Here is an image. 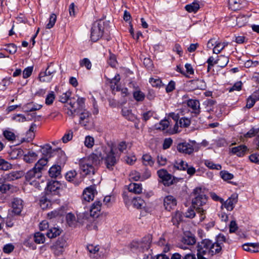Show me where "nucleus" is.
<instances>
[{
    "label": "nucleus",
    "instance_id": "nucleus-2",
    "mask_svg": "<svg viewBox=\"0 0 259 259\" xmlns=\"http://www.w3.org/2000/svg\"><path fill=\"white\" fill-rule=\"evenodd\" d=\"M197 259H209L214 254L221 252V248L210 240L205 239L198 243L197 246Z\"/></svg>",
    "mask_w": 259,
    "mask_h": 259
},
{
    "label": "nucleus",
    "instance_id": "nucleus-43",
    "mask_svg": "<svg viewBox=\"0 0 259 259\" xmlns=\"http://www.w3.org/2000/svg\"><path fill=\"white\" fill-rule=\"evenodd\" d=\"M133 97L137 101L141 102L144 100L145 95L142 91L137 90L134 92Z\"/></svg>",
    "mask_w": 259,
    "mask_h": 259
},
{
    "label": "nucleus",
    "instance_id": "nucleus-41",
    "mask_svg": "<svg viewBox=\"0 0 259 259\" xmlns=\"http://www.w3.org/2000/svg\"><path fill=\"white\" fill-rule=\"evenodd\" d=\"M66 219L67 224L70 227L74 226L76 223V218L75 215L71 213H69L66 215Z\"/></svg>",
    "mask_w": 259,
    "mask_h": 259
},
{
    "label": "nucleus",
    "instance_id": "nucleus-48",
    "mask_svg": "<svg viewBox=\"0 0 259 259\" xmlns=\"http://www.w3.org/2000/svg\"><path fill=\"white\" fill-rule=\"evenodd\" d=\"M55 99V95L54 92L51 91L49 93L45 100V103L47 105H52Z\"/></svg>",
    "mask_w": 259,
    "mask_h": 259
},
{
    "label": "nucleus",
    "instance_id": "nucleus-25",
    "mask_svg": "<svg viewBox=\"0 0 259 259\" xmlns=\"http://www.w3.org/2000/svg\"><path fill=\"white\" fill-rule=\"evenodd\" d=\"M128 192L135 194H140L142 191V185L141 184L131 183L127 187Z\"/></svg>",
    "mask_w": 259,
    "mask_h": 259
},
{
    "label": "nucleus",
    "instance_id": "nucleus-32",
    "mask_svg": "<svg viewBox=\"0 0 259 259\" xmlns=\"http://www.w3.org/2000/svg\"><path fill=\"white\" fill-rule=\"evenodd\" d=\"M142 162L146 166H152L154 163V161L150 155L145 154L142 156Z\"/></svg>",
    "mask_w": 259,
    "mask_h": 259
},
{
    "label": "nucleus",
    "instance_id": "nucleus-38",
    "mask_svg": "<svg viewBox=\"0 0 259 259\" xmlns=\"http://www.w3.org/2000/svg\"><path fill=\"white\" fill-rule=\"evenodd\" d=\"M204 164L206 166L211 169L220 170L222 169L221 165L219 164H215L212 161L209 160H205Z\"/></svg>",
    "mask_w": 259,
    "mask_h": 259
},
{
    "label": "nucleus",
    "instance_id": "nucleus-49",
    "mask_svg": "<svg viewBox=\"0 0 259 259\" xmlns=\"http://www.w3.org/2000/svg\"><path fill=\"white\" fill-rule=\"evenodd\" d=\"M36 127V125L34 123L31 124L28 131L27 132V135H30V136L27 139L26 141L27 142H30L32 140V139L34 137V131Z\"/></svg>",
    "mask_w": 259,
    "mask_h": 259
},
{
    "label": "nucleus",
    "instance_id": "nucleus-50",
    "mask_svg": "<svg viewBox=\"0 0 259 259\" xmlns=\"http://www.w3.org/2000/svg\"><path fill=\"white\" fill-rule=\"evenodd\" d=\"M220 176L224 181L230 180L234 178L233 174L226 170L221 171Z\"/></svg>",
    "mask_w": 259,
    "mask_h": 259
},
{
    "label": "nucleus",
    "instance_id": "nucleus-26",
    "mask_svg": "<svg viewBox=\"0 0 259 259\" xmlns=\"http://www.w3.org/2000/svg\"><path fill=\"white\" fill-rule=\"evenodd\" d=\"M200 8L199 3L194 1L193 3L186 5L185 7V10L189 13H196Z\"/></svg>",
    "mask_w": 259,
    "mask_h": 259
},
{
    "label": "nucleus",
    "instance_id": "nucleus-52",
    "mask_svg": "<svg viewBox=\"0 0 259 259\" xmlns=\"http://www.w3.org/2000/svg\"><path fill=\"white\" fill-rule=\"evenodd\" d=\"M57 20V16L55 14H52L49 18V22L46 26L48 29L52 28L55 25Z\"/></svg>",
    "mask_w": 259,
    "mask_h": 259
},
{
    "label": "nucleus",
    "instance_id": "nucleus-24",
    "mask_svg": "<svg viewBox=\"0 0 259 259\" xmlns=\"http://www.w3.org/2000/svg\"><path fill=\"white\" fill-rule=\"evenodd\" d=\"M61 167L59 165H53L49 170V176L51 178H57L61 175Z\"/></svg>",
    "mask_w": 259,
    "mask_h": 259
},
{
    "label": "nucleus",
    "instance_id": "nucleus-59",
    "mask_svg": "<svg viewBox=\"0 0 259 259\" xmlns=\"http://www.w3.org/2000/svg\"><path fill=\"white\" fill-rule=\"evenodd\" d=\"M219 42L218 39L215 37H213L209 40L207 44V48L209 49H211L212 47L216 46Z\"/></svg>",
    "mask_w": 259,
    "mask_h": 259
},
{
    "label": "nucleus",
    "instance_id": "nucleus-31",
    "mask_svg": "<svg viewBox=\"0 0 259 259\" xmlns=\"http://www.w3.org/2000/svg\"><path fill=\"white\" fill-rule=\"evenodd\" d=\"M229 61V58L224 55H220L218 59L214 62L221 68L225 67Z\"/></svg>",
    "mask_w": 259,
    "mask_h": 259
},
{
    "label": "nucleus",
    "instance_id": "nucleus-44",
    "mask_svg": "<svg viewBox=\"0 0 259 259\" xmlns=\"http://www.w3.org/2000/svg\"><path fill=\"white\" fill-rule=\"evenodd\" d=\"M48 163V159L42 158L40 159L37 163L35 164L34 166L36 168H39V171L42 172L44 167Z\"/></svg>",
    "mask_w": 259,
    "mask_h": 259
},
{
    "label": "nucleus",
    "instance_id": "nucleus-30",
    "mask_svg": "<svg viewBox=\"0 0 259 259\" xmlns=\"http://www.w3.org/2000/svg\"><path fill=\"white\" fill-rule=\"evenodd\" d=\"M87 249L91 253L90 256L92 257H96L98 255H100L99 254V247L98 245L94 246L92 244H90L87 246Z\"/></svg>",
    "mask_w": 259,
    "mask_h": 259
},
{
    "label": "nucleus",
    "instance_id": "nucleus-18",
    "mask_svg": "<svg viewBox=\"0 0 259 259\" xmlns=\"http://www.w3.org/2000/svg\"><path fill=\"white\" fill-rule=\"evenodd\" d=\"M163 203L165 209L170 211L176 206L177 201L173 196L169 195L164 198Z\"/></svg>",
    "mask_w": 259,
    "mask_h": 259
},
{
    "label": "nucleus",
    "instance_id": "nucleus-23",
    "mask_svg": "<svg viewBox=\"0 0 259 259\" xmlns=\"http://www.w3.org/2000/svg\"><path fill=\"white\" fill-rule=\"evenodd\" d=\"M247 148L245 145H240L232 148L231 151L232 153L236 154L238 156H243L246 153Z\"/></svg>",
    "mask_w": 259,
    "mask_h": 259
},
{
    "label": "nucleus",
    "instance_id": "nucleus-46",
    "mask_svg": "<svg viewBox=\"0 0 259 259\" xmlns=\"http://www.w3.org/2000/svg\"><path fill=\"white\" fill-rule=\"evenodd\" d=\"M12 167V165L11 163L3 159H0V169L8 170Z\"/></svg>",
    "mask_w": 259,
    "mask_h": 259
},
{
    "label": "nucleus",
    "instance_id": "nucleus-29",
    "mask_svg": "<svg viewBox=\"0 0 259 259\" xmlns=\"http://www.w3.org/2000/svg\"><path fill=\"white\" fill-rule=\"evenodd\" d=\"M61 233V230L57 227L51 228L49 229L47 236L49 238H53L60 235Z\"/></svg>",
    "mask_w": 259,
    "mask_h": 259
},
{
    "label": "nucleus",
    "instance_id": "nucleus-7",
    "mask_svg": "<svg viewBox=\"0 0 259 259\" xmlns=\"http://www.w3.org/2000/svg\"><path fill=\"white\" fill-rule=\"evenodd\" d=\"M104 22L100 20L95 22L91 28V39L96 42L100 39L104 33Z\"/></svg>",
    "mask_w": 259,
    "mask_h": 259
},
{
    "label": "nucleus",
    "instance_id": "nucleus-13",
    "mask_svg": "<svg viewBox=\"0 0 259 259\" xmlns=\"http://www.w3.org/2000/svg\"><path fill=\"white\" fill-rule=\"evenodd\" d=\"M187 105L193 116H197L199 114L200 112V103L198 100L189 99L187 102Z\"/></svg>",
    "mask_w": 259,
    "mask_h": 259
},
{
    "label": "nucleus",
    "instance_id": "nucleus-21",
    "mask_svg": "<svg viewBox=\"0 0 259 259\" xmlns=\"http://www.w3.org/2000/svg\"><path fill=\"white\" fill-rule=\"evenodd\" d=\"M38 158V155L32 151H29L26 154L24 155V160L28 163H32Z\"/></svg>",
    "mask_w": 259,
    "mask_h": 259
},
{
    "label": "nucleus",
    "instance_id": "nucleus-1",
    "mask_svg": "<svg viewBox=\"0 0 259 259\" xmlns=\"http://www.w3.org/2000/svg\"><path fill=\"white\" fill-rule=\"evenodd\" d=\"M94 153L96 159L99 161V165L101 160H103L106 168L110 171L113 170L120 157L117 153L115 154L113 148L110 145L98 148Z\"/></svg>",
    "mask_w": 259,
    "mask_h": 259
},
{
    "label": "nucleus",
    "instance_id": "nucleus-39",
    "mask_svg": "<svg viewBox=\"0 0 259 259\" xmlns=\"http://www.w3.org/2000/svg\"><path fill=\"white\" fill-rule=\"evenodd\" d=\"M132 203L135 207L137 208H141L143 206L145 202L141 197H137L133 198Z\"/></svg>",
    "mask_w": 259,
    "mask_h": 259
},
{
    "label": "nucleus",
    "instance_id": "nucleus-4",
    "mask_svg": "<svg viewBox=\"0 0 259 259\" xmlns=\"http://www.w3.org/2000/svg\"><path fill=\"white\" fill-rule=\"evenodd\" d=\"M80 168L84 175L94 174L96 167L99 165V161L96 159L94 152L88 157L80 162Z\"/></svg>",
    "mask_w": 259,
    "mask_h": 259
},
{
    "label": "nucleus",
    "instance_id": "nucleus-20",
    "mask_svg": "<svg viewBox=\"0 0 259 259\" xmlns=\"http://www.w3.org/2000/svg\"><path fill=\"white\" fill-rule=\"evenodd\" d=\"M172 166L174 170H186L188 168V163L183 160L178 159L174 161Z\"/></svg>",
    "mask_w": 259,
    "mask_h": 259
},
{
    "label": "nucleus",
    "instance_id": "nucleus-58",
    "mask_svg": "<svg viewBox=\"0 0 259 259\" xmlns=\"http://www.w3.org/2000/svg\"><path fill=\"white\" fill-rule=\"evenodd\" d=\"M5 50L10 54H13L17 51V47L14 44H10L6 46Z\"/></svg>",
    "mask_w": 259,
    "mask_h": 259
},
{
    "label": "nucleus",
    "instance_id": "nucleus-40",
    "mask_svg": "<svg viewBox=\"0 0 259 259\" xmlns=\"http://www.w3.org/2000/svg\"><path fill=\"white\" fill-rule=\"evenodd\" d=\"M227 239L226 237L222 234H220L217 237L216 242L213 243L214 245L219 246L221 248V251L222 249V244L224 242H226Z\"/></svg>",
    "mask_w": 259,
    "mask_h": 259
},
{
    "label": "nucleus",
    "instance_id": "nucleus-54",
    "mask_svg": "<svg viewBox=\"0 0 259 259\" xmlns=\"http://www.w3.org/2000/svg\"><path fill=\"white\" fill-rule=\"evenodd\" d=\"M20 174L17 171H13L7 175L6 179L9 181H13L20 178Z\"/></svg>",
    "mask_w": 259,
    "mask_h": 259
},
{
    "label": "nucleus",
    "instance_id": "nucleus-9",
    "mask_svg": "<svg viewBox=\"0 0 259 259\" xmlns=\"http://www.w3.org/2000/svg\"><path fill=\"white\" fill-rule=\"evenodd\" d=\"M67 246L66 240L64 238L61 237L52 246L51 248L56 255H60L64 252Z\"/></svg>",
    "mask_w": 259,
    "mask_h": 259
},
{
    "label": "nucleus",
    "instance_id": "nucleus-27",
    "mask_svg": "<svg viewBox=\"0 0 259 259\" xmlns=\"http://www.w3.org/2000/svg\"><path fill=\"white\" fill-rule=\"evenodd\" d=\"M54 153L57 156V160L59 163L61 164L65 163L67 157L65 153L61 149H57L56 150H54Z\"/></svg>",
    "mask_w": 259,
    "mask_h": 259
},
{
    "label": "nucleus",
    "instance_id": "nucleus-51",
    "mask_svg": "<svg viewBox=\"0 0 259 259\" xmlns=\"http://www.w3.org/2000/svg\"><path fill=\"white\" fill-rule=\"evenodd\" d=\"M73 138V132L72 130L68 131L62 138V142L66 143L72 140Z\"/></svg>",
    "mask_w": 259,
    "mask_h": 259
},
{
    "label": "nucleus",
    "instance_id": "nucleus-56",
    "mask_svg": "<svg viewBox=\"0 0 259 259\" xmlns=\"http://www.w3.org/2000/svg\"><path fill=\"white\" fill-rule=\"evenodd\" d=\"M149 82L154 87H160L162 84V81L160 78H150Z\"/></svg>",
    "mask_w": 259,
    "mask_h": 259
},
{
    "label": "nucleus",
    "instance_id": "nucleus-16",
    "mask_svg": "<svg viewBox=\"0 0 259 259\" xmlns=\"http://www.w3.org/2000/svg\"><path fill=\"white\" fill-rule=\"evenodd\" d=\"M23 200L19 198H14L12 201V207L13 208V212L16 214H19L23 208Z\"/></svg>",
    "mask_w": 259,
    "mask_h": 259
},
{
    "label": "nucleus",
    "instance_id": "nucleus-15",
    "mask_svg": "<svg viewBox=\"0 0 259 259\" xmlns=\"http://www.w3.org/2000/svg\"><path fill=\"white\" fill-rule=\"evenodd\" d=\"M95 193H96V190L95 186H91L88 187L83 192L82 199L85 201L89 202L90 200H93Z\"/></svg>",
    "mask_w": 259,
    "mask_h": 259
},
{
    "label": "nucleus",
    "instance_id": "nucleus-42",
    "mask_svg": "<svg viewBox=\"0 0 259 259\" xmlns=\"http://www.w3.org/2000/svg\"><path fill=\"white\" fill-rule=\"evenodd\" d=\"M182 215L181 212L176 211L172 217V222L175 225H178L182 220Z\"/></svg>",
    "mask_w": 259,
    "mask_h": 259
},
{
    "label": "nucleus",
    "instance_id": "nucleus-10",
    "mask_svg": "<svg viewBox=\"0 0 259 259\" xmlns=\"http://www.w3.org/2000/svg\"><path fill=\"white\" fill-rule=\"evenodd\" d=\"M74 111L77 112V115L79 117V123L86 127L87 124L91 121V113L86 109H74Z\"/></svg>",
    "mask_w": 259,
    "mask_h": 259
},
{
    "label": "nucleus",
    "instance_id": "nucleus-55",
    "mask_svg": "<svg viewBox=\"0 0 259 259\" xmlns=\"http://www.w3.org/2000/svg\"><path fill=\"white\" fill-rule=\"evenodd\" d=\"M80 66H84L87 69H90L92 67V64L90 60L88 58H84L79 62Z\"/></svg>",
    "mask_w": 259,
    "mask_h": 259
},
{
    "label": "nucleus",
    "instance_id": "nucleus-3",
    "mask_svg": "<svg viewBox=\"0 0 259 259\" xmlns=\"http://www.w3.org/2000/svg\"><path fill=\"white\" fill-rule=\"evenodd\" d=\"M194 197L192 199V205L198 213L201 215L206 211L205 205L207 201V198L202 188L198 187L194 189L193 192Z\"/></svg>",
    "mask_w": 259,
    "mask_h": 259
},
{
    "label": "nucleus",
    "instance_id": "nucleus-14",
    "mask_svg": "<svg viewBox=\"0 0 259 259\" xmlns=\"http://www.w3.org/2000/svg\"><path fill=\"white\" fill-rule=\"evenodd\" d=\"M52 63L48 66V68L45 72H40L39 75V80L41 82H50L52 77L51 75L56 72V70L51 69L50 67Z\"/></svg>",
    "mask_w": 259,
    "mask_h": 259
},
{
    "label": "nucleus",
    "instance_id": "nucleus-17",
    "mask_svg": "<svg viewBox=\"0 0 259 259\" xmlns=\"http://www.w3.org/2000/svg\"><path fill=\"white\" fill-rule=\"evenodd\" d=\"M237 202V196L234 194L229 198L225 202H223L222 203L227 210L232 211Z\"/></svg>",
    "mask_w": 259,
    "mask_h": 259
},
{
    "label": "nucleus",
    "instance_id": "nucleus-53",
    "mask_svg": "<svg viewBox=\"0 0 259 259\" xmlns=\"http://www.w3.org/2000/svg\"><path fill=\"white\" fill-rule=\"evenodd\" d=\"M84 144L87 147L92 148L94 145V139L90 136H88L85 138Z\"/></svg>",
    "mask_w": 259,
    "mask_h": 259
},
{
    "label": "nucleus",
    "instance_id": "nucleus-45",
    "mask_svg": "<svg viewBox=\"0 0 259 259\" xmlns=\"http://www.w3.org/2000/svg\"><path fill=\"white\" fill-rule=\"evenodd\" d=\"M242 2L243 0H229L228 1L229 5L234 10L239 9Z\"/></svg>",
    "mask_w": 259,
    "mask_h": 259
},
{
    "label": "nucleus",
    "instance_id": "nucleus-34",
    "mask_svg": "<svg viewBox=\"0 0 259 259\" xmlns=\"http://www.w3.org/2000/svg\"><path fill=\"white\" fill-rule=\"evenodd\" d=\"M228 44L229 43L226 41L221 43L219 41L218 45H216V46L213 48V53L216 54H219L226 46L228 45Z\"/></svg>",
    "mask_w": 259,
    "mask_h": 259
},
{
    "label": "nucleus",
    "instance_id": "nucleus-22",
    "mask_svg": "<svg viewBox=\"0 0 259 259\" xmlns=\"http://www.w3.org/2000/svg\"><path fill=\"white\" fill-rule=\"evenodd\" d=\"M122 116L127 120L134 122L137 119L136 116L132 112V110L123 108L121 110Z\"/></svg>",
    "mask_w": 259,
    "mask_h": 259
},
{
    "label": "nucleus",
    "instance_id": "nucleus-11",
    "mask_svg": "<svg viewBox=\"0 0 259 259\" xmlns=\"http://www.w3.org/2000/svg\"><path fill=\"white\" fill-rule=\"evenodd\" d=\"M61 186V184L57 181H51L48 182L46 189L47 196L58 195Z\"/></svg>",
    "mask_w": 259,
    "mask_h": 259
},
{
    "label": "nucleus",
    "instance_id": "nucleus-37",
    "mask_svg": "<svg viewBox=\"0 0 259 259\" xmlns=\"http://www.w3.org/2000/svg\"><path fill=\"white\" fill-rule=\"evenodd\" d=\"M169 124V122L167 119H163L161 120L159 123L156 124L155 126L157 130L164 131L168 127Z\"/></svg>",
    "mask_w": 259,
    "mask_h": 259
},
{
    "label": "nucleus",
    "instance_id": "nucleus-63",
    "mask_svg": "<svg viewBox=\"0 0 259 259\" xmlns=\"http://www.w3.org/2000/svg\"><path fill=\"white\" fill-rule=\"evenodd\" d=\"M250 160L253 163L259 164V153H254L249 157Z\"/></svg>",
    "mask_w": 259,
    "mask_h": 259
},
{
    "label": "nucleus",
    "instance_id": "nucleus-57",
    "mask_svg": "<svg viewBox=\"0 0 259 259\" xmlns=\"http://www.w3.org/2000/svg\"><path fill=\"white\" fill-rule=\"evenodd\" d=\"M71 93L70 91H67L64 93L60 97L59 101L62 103H66L68 100Z\"/></svg>",
    "mask_w": 259,
    "mask_h": 259
},
{
    "label": "nucleus",
    "instance_id": "nucleus-12",
    "mask_svg": "<svg viewBox=\"0 0 259 259\" xmlns=\"http://www.w3.org/2000/svg\"><path fill=\"white\" fill-rule=\"evenodd\" d=\"M157 173L164 185L169 186L172 184V176L166 169H159Z\"/></svg>",
    "mask_w": 259,
    "mask_h": 259
},
{
    "label": "nucleus",
    "instance_id": "nucleus-28",
    "mask_svg": "<svg viewBox=\"0 0 259 259\" xmlns=\"http://www.w3.org/2000/svg\"><path fill=\"white\" fill-rule=\"evenodd\" d=\"M50 198V196H48L47 193L45 196L41 198L40 199V205L42 209H46L51 206V201Z\"/></svg>",
    "mask_w": 259,
    "mask_h": 259
},
{
    "label": "nucleus",
    "instance_id": "nucleus-33",
    "mask_svg": "<svg viewBox=\"0 0 259 259\" xmlns=\"http://www.w3.org/2000/svg\"><path fill=\"white\" fill-rule=\"evenodd\" d=\"M42 105L38 104H33V103H29L24 106L26 109V111L31 112L38 110L41 109Z\"/></svg>",
    "mask_w": 259,
    "mask_h": 259
},
{
    "label": "nucleus",
    "instance_id": "nucleus-47",
    "mask_svg": "<svg viewBox=\"0 0 259 259\" xmlns=\"http://www.w3.org/2000/svg\"><path fill=\"white\" fill-rule=\"evenodd\" d=\"M3 135L5 138L10 141H14L16 139V136L14 133L9 130H5L3 132Z\"/></svg>",
    "mask_w": 259,
    "mask_h": 259
},
{
    "label": "nucleus",
    "instance_id": "nucleus-35",
    "mask_svg": "<svg viewBox=\"0 0 259 259\" xmlns=\"http://www.w3.org/2000/svg\"><path fill=\"white\" fill-rule=\"evenodd\" d=\"M45 236L44 234L37 232L34 234V241L37 244L44 243L45 242Z\"/></svg>",
    "mask_w": 259,
    "mask_h": 259
},
{
    "label": "nucleus",
    "instance_id": "nucleus-62",
    "mask_svg": "<svg viewBox=\"0 0 259 259\" xmlns=\"http://www.w3.org/2000/svg\"><path fill=\"white\" fill-rule=\"evenodd\" d=\"M62 212L61 210H55L52 211L50 212H49L48 213V217L49 219H51L56 218L58 216H61L62 215Z\"/></svg>",
    "mask_w": 259,
    "mask_h": 259
},
{
    "label": "nucleus",
    "instance_id": "nucleus-60",
    "mask_svg": "<svg viewBox=\"0 0 259 259\" xmlns=\"http://www.w3.org/2000/svg\"><path fill=\"white\" fill-rule=\"evenodd\" d=\"M242 82L241 81H238L236 82L231 88L229 89V92H232L234 91H239L241 90Z\"/></svg>",
    "mask_w": 259,
    "mask_h": 259
},
{
    "label": "nucleus",
    "instance_id": "nucleus-19",
    "mask_svg": "<svg viewBox=\"0 0 259 259\" xmlns=\"http://www.w3.org/2000/svg\"><path fill=\"white\" fill-rule=\"evenodd\" d=\"M77 174L75 170H72L67 172L65 175V178L66 180L69 182H72L74 185H78L80 182L81 179L78 180L77 179Z\"/></svg>",
    "mask_w": 259,
    "mask_h": 259
},
{
    "label": "nucleus",
    "instance_id": "nucleus-36",
    "mask_svg": "<svg viewBox=\"0 0 259 259\" xmlns=\"http://www.w3.org/2000/svg\"><path fill=\"white\" fill-rule=\"evenodd\" d=\"M182 242L185 244L192 245L195 243L196 239L194 236H185L182 240Z\"/></svg>",
    "mask_w": 259,
    "mask_h": 259
},
{
    "label": "nucleus",
    "instance_id": "nucleus-8",
    "mask_svg": "<svg viewBox=\"0 0 259 259\" xmlns=\"http://www.w3.org/2000/svg\"><path fill=\"white\" fill-rule=\"evenodd\" d=\"M195 144V141L180 142L177 144V150L181 153L191 155L194 151Z\"/></svg>",
    "mask_w": 259,
    "mask_h": 259
},
{
    "label": "nucleus",
    "instance_id": "nucleus-6",
    "mask_svg": "<svg viewBox=\"0 0 259 259\" xmlns=\"http://www.w3.org/2000/svg\"><path fill=\"white\" fill-rule=\"evenodd\" d=\"M152 237L150 235H148L144 237L140 242L134 241L130 244V248L133 251L139 250V251L144 252L148 250L150 248Z\"/></svg>",
    "mask_w": 259,
    "mask_h": 259
},
{
    "label": "nucleus",
    "instance_id": "nucleus-64",
    "mask_svg": "<svg viewBox=\"0 0 259 259\" xmlns=\"http://www.w3.org/2000/svg\"><path fill=\"white\" fill-rule=\"evenodd\" d=\"M250 252H259V243H250Z\"/></svg>",
    "mask_w": 259,
    "mask_h": 259
},
{
    "label": "nucleus",
    "instance_id": "nucleus-61",
    "mask_svg": "<svg viewBox=\"0 0 259 259\" xmlns=\"http://www.w3.org/2000/svg\"><path fill=\"white\" fill-rule=\"evenodd\" d=\"M33 71V67H28L26 68L23 72V77L27 78L29 77L32 74Z\"/></svg>",
    "mask_w": 259,
    "mask_h": 259
},
{
    "label": "nucleus",
    "instance_id": "nucleus-5",
    "mask_svg": "<svg viewBox=\"0 0 259 259\" xmlns=\"http://www.w3.org/2000/svg\"><path fill=\"white\" fill-rule=\"evenodd\" d=\"M25 178L26 181L30 185L33 186L36 188L40 189V183H42L43 181L41 180L42 172L39 171V168L37 169L33 167L26 173Z\"/></svg>",
    "mask_w": 259,
    "mask_h": 259
}]
</instances>
